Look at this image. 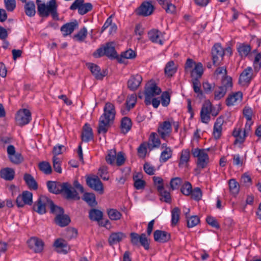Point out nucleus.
I'll list each match as a JSON object with an SVG mask.
<instances>
[{
  "mask_svg": "<svg viewBox=\"0 0 261 261\" xmlns=\"http://www.w3.org/2000/svg\"><path fill=\"white\" fill-rule=\"evenodd\" d=\"M47 187L48 191L54 194L62 193L66 198L68 200H79L80 197L77 191L68 182L48 181Z\"/></svg>",
  "mask_w": 261,
  "mask_h": 261,
  "instance_id": "1",
  "label": "nucleus"
},
{
  "mask_svg": "<svg viewBox=\"0 0 261 261\" xmlns=\"http://www.w3.org/2000/svg\"><path fill=\"white\" fill-rule=\"evenodd\" d=\"M103 112L99 121L98 132L99 134H105L108 131L110 123L113 121L116 114L114 105L111 102H107Z\"/></svg>",
  "mask_w": 261,
  "mask_h": 261,
  "instance_id": "2",
  "label": "nucleus"
},
{
  "mask_svg": "<svg viewBox=\"0 0 261 261\" xmlns=\"http://www.w3.org/2000/svg\"><path fill=\"white\" fill-rule=\"evenodd\" d=\"M36 4L38 13L40 16L47 17L50 15L54 19L56 20L59 19L56 0H50L46 4L42 3L41 0H36Z\"/></svg>",
  "mask_w": 261,
  "mask_h": 261,
  "instance_id": "3",
  "label": "nucleus"
},
{
  "mask_svg": "<svg viewBox=\"0 0 261 261\" xmlns=\"http://www.w3.org/2000/svg\"><path fill=\"white\" fill-rule=\"evenodd\" d=\"M95 58L106 56L110 58H116L117 53L113 42H108L102 47L98 48L93 54Z\"/></svg>",
  "mask_w": 261,
  "mask_h": 261,
  "instance_id": "4",
  "label": "nucleus"
},
{
  "mask_svg": "<svg viewBox=\"0 0 261 261\" xmlns=\"http://www.w3.org/2000/svg\"><path fill=\"white\" fill-rule=\"evenodd\" d=\"M161 89L153 82L150 81L145 87V103L148 106L151 104L152 98L161 93Z\"/></svg>",
  "mask_w": 261,
  "mask_h": 261,
  "instance_id": "5",
  "label": "nucleus"
},
{
  "mask_svg": "<svg viewBox=\"0 0 261 261\" xmlns=\"http://www.w3.org/2000/svg\"><path fill=\"white\" fill-rule=\"evenodd\" d=\"M192 152L193 156L198 159L197 166L202 169L205 168L209 160L206 150L202 149L195 148L192 150Z\"/></svg>",
  "mask_w": 261,
  "mask_h": 261,
  "instance_id": "6",
  "label": "nucleus"
},
{
  "mask_svg": "<svg viewBox=\"0 0 261 261\" xmlns=\"http://www.w3.org/2000/svg\"><path fill=\"white\" fill-rule=\"evenodd\" d=\"M50 199L47 196L42 195L39 197L33 205V210L40 215L46 213V207L49 206Z\"/></svg>",
  "mask_w": 261,
  "mask_h": 261,
  "instance_id": "7",
  "label": "nucleus"
},
{
  "mask_svg": "<svg viewBox=\"0 0 261 261\" xmlns=\"http://www.w3.org/2000/svg\"><path fill=\"white\" fill-rule=\"evenodd\" d=\"M15 120L17 125L19 126L26 125L31 120V113L27 109H20L16 114Z\"/></svg>",
  "mask_w": 261,
  "mask_h": 261,
  "instance_id": "8",
  "label": "nucleus"
},
{
  "mask_svg": "<svg viewBox=\"0 0 261 261\" xmlns=\"http://www.w3.org/2000/svg\"><path fill=\"white\" fill-rule=\"evenodd\" d=\"M130 242L134 246H138L139 243L143 247L147 250L149 248V244L145 233L140 235L136 232L130 233Z\"/></svg>",
  "mask_w": 261,
  "mask_h": 261,
  "instance_id": "9",
  "label": "nucleus"
},
{
  "mask_svg": "<svg viewBox=\"0 0 261 261\" xmlns=\"http://www.w3.org/2000/svg\"><path fill=\"white\" fill-rule=\"evenodd\" d=\"M87 185L94 190L101 194L103 193V185L97 176H88L86 178Z\"/></svg>",
  "mask_w": 261,
  "mask_h": 261,
  "instance_id": "10",
  "label": "nucleus"
},
{
  "mask_svg": "<svg viewBox=\"0 0 261 261\" xmlns=\"http://www.w3.org/2000/svg\"><path fill=\"white\" fill-rule=\"evenodd\" d=\"M16 202L18 207H22L24 205H31L33 203V194L28 191H23L18 196Z\"/></svg>",
  "mask_w": 261,
  "mask_h": 261,
  "instance_id": "11",
  "label": "nucleus"
},
{
  "mask_svg": "<svg viewBox=\"0 0 261 261\" xmlns=\"http://www.w3.org/2000/svg\"><path fill=\"white\" fill-rule=\"evenodd\" d=\"M224 55V50L221 45L219 43L215 44L212 49L213 64L216 66L219 65L223 60Z\"/></svg>",
  "mask_w": 261,
  "mask_h": 261,
  "instance_id": "12",
  "label": "nucleus"
},
{
  "mask_svg": "<svg viewBox=\"0 0 261 261\" xmlns=\"http://www.w3.org/2000/svg\"><path fill=\"white\" fill-rule=\"evenodd\" d=\"M172 132V125L169 121H165L160 123L158 128V133L161 138L166 140Z\"/></svg>",
  "mask_w": 261,
  "mask_h": 261,
  "instance_id": "13",
  "label": "nucleus"
},
{
  "mask_svg": "<svg viewBox=\"0 0 261 261\" xmlns=\"http://www.w3.org/2000/svg\"><path fill=\"white\" fill-rule=\"evenodd\" d=\"M252 79L253 70L251 67H248L240 74L239 83L242 86L248 85Z\"/></svg>",
  "mask_w": 261,
  "mask_h": 261,
  "instance_id": "14",
  "label": "nucleus"
},
{
  "mask_svg": "<svg viewBox=\"0 0 261 261\" xmlns=\"http://www.w3.org/2000/svg\"><path fill=\"white\" fill-rule=\"evenodd\" d=\"M164 33L155 29H152L148 32V36L149 40L152 42L163 45L164 42Z\"/></svg>",
  "mask_w": 261,
  "mask_h": 261,
  "instance_id": "15",
  "label": "nucleus"
},
{
  "mask_svg": "<svg viewBox=\"0 0 261 261\" xmlns=\"http://www.w3.org/2000/svg\"><path fill=\"white\" fill-rule=\"evenodd\" d=\"M27 243L29 247L36 253H39L43 250V242L37 238H31L28 241Z\"/></svg>",
  "mask_w": 261,
  "mask_h": 261,
  "instance_id": "16",
  "label": "nucleus"
},
{
  "mask_svg": "<svg viewBox=\"0 0 261 261\" xmlns=\"http://www.w3.org/2000/svg\"><path fill=\"white\" fill-rule=\"evenodd\" d=\"M87 65L92 74L96 80H101L107 74L106 71L104 70H101L100 68L95 64L89 63Z\"/></svg>",
  "mask_w": 261,
  "mask_h": 261,
  "instance_id": "17",
  "label": "nucleus"
},
{
  "mask_svg": "<svg viewBox=\"0 0 261 261\" xmlns=\"http://www.w3.org/2000/svg\"><path fill=\"white\" fill-rule=\"evenodd\" d=\"M142 81V77L141 75H132L127 81V87L132 91H135L139 88Z\"/></svg>",
  "mask_w": 261,
  "mask_h": 261,
  "instance_id": "18",
  "label": "nucleus"
},
{
  "mask_svg": "<svg viewBox=\"0 0 261 261\" xmlns=\"http://www.w3.org/2000/svg\"><path fill=\"white\" fill-rule=\"evenodd\" d=\"M243 94L241 92L238 91L229 94L226 99L227 106H234L241 102L242 100Z\"/></svg>",
  "mask_w": 261,
  "mask_h": 261,
  "instance_id": "19",
  "label": "nucleus"
},
{
  "mask_svg": "<svg viewBox=\"0 0 261 261\" xmlns=\"http://www.w3.org/2000/svg\"><path fill=\"white\" fill-rule=\"evenodd\" d=\"M78 27V23L76 20L68 22L63 25L60 30L64 37L70 35L74 30Z\"/></svg>",
  "mask_w": 261,
  "mask_h": 261,
  "instance_id": "20",
  "label": "nucleus"
},
{
  "mask_svg": "<svg viewBox=\"0 0 261 261\" xmlns=\"http://www.w3.org/2000/svg\"><path fill=\"white\" fill-rule=\"evenodd\" d=\"M154 7L150 2H144L138 9V14L139 15L147 16L151 15L153 11Z\"/></svg>",
  "mask_w": 261,
  "mask_h": 261,
  "instance_id": "21",
  "label": "nucleus"
},
{
  "mask_svg": "<svg viewBox=\"0 0 261 261\" xmlns=\"http://www.w3.org/2000/svg\"><path fill=\"white\" fill-rule=\"evenodd\" d=\"M224 122V118L220 116L216 119L214 123L213 136L216 139H218L221 137L222 132V125Z\"/></svg>",
  "mask_w": 261,
  "mask_h": 261,
  "instance_id": "22",
  "label": "nucleus"
},
{
  "mask_svg": "<svg viewBox=\"0 0 261 261\" xmlns=\"http://www.w3.org/2000/svg\"><path fill=\"white\" fill-rule=\"evenodd\" d=\"M126 238V234L122 232H112L109 236L108 242L111 246L119 243Z\"/></svg>",
  "mask_w": 261,
  "mask_h": 261,
  "instance_id": "23",
  "label": "nucleus"
},
{
  "mask_svg": "<svg viewBox=\"0 0 261 261\" xmlns=\"http://www.w3.org/2000/svg\"><path fill=\"white\" fill-rule=\"evenodd\" d=\"M153 236L154 240L160 243H165L170 239V234L163 230H155Z\"/></svg>",
  "mask_w": 261,
  "mask_h": 261,
  "instance_id": "24",
  "label": "nucleus"
},
{
  "mask_svg": "<svg viewBox=\"0 0 261 261\" xmlns=\"http://www.w3.org/2000/svg\"><path fill=\"white\" fill-rule=\"evenodd\" d=\"M54 245L57 251L59 253L66 254L69 250L67 242L62 239H57L55 241Z\"/></svg>",
  "mask_w": 261,
  "mask_h": 261,
  "instance_id": "25",
  "label": "nucleus"
},
{
  "mask_svg": "<svg viewBox=\"0 0 261 261\" xmlns=\"http://www.w3.org/2000/svg\"><path fill=\"white\" fill-rule=\"evenodd\" d=\"M161 145V141L155 133H151L149 136L147 146L150 150L159 148Z\"/></svg>",
  "mask_w": 261,
  "mask_h": 261,
  "instance_id": "26",
  "label": "nucleus"
},
{
  "mask_svg": "<svg viewBox=\"0 0 261 261\" xmlns=\"http://www.w3.org/2000/svg\"><path fill=\"white\" fill-rule=\"evenodd\" d=\"M93 138V134L91 127L88 123H86L83 126V130L82 134V140L84 142H89Z\"/></svg>",
  "mask_w": 261,
  "mask_h": 261,
  "instance_id": "27",
  "label": "nucleus"
},
{
  "mask_svg": "<svg viewBox=\"0 0 261 261\" xmlns=\"http://www.w3.org/2000/svg\"><path fill=\"white\" fill-rule=\"evenodd\" d=\"M203 72L202 64L199 62L195 64L194 68L191 72L192 80H199Z\"/></svg>",
  "mask_w": 261,
  "mask_h": 261,
  "instance_id": "28",
  "label": "nucleus"
},
{
  "mask_svg": "<svg viewBox=\"0 0 261 261\" xmlns=\"http://www.w3.org/2000/svg\"><path fill=\"white\" fill-rule=\"evenodd\" d=\"M23 179L30 189L36 190L38 189V184L31 174H24Z\"/></svg>",
  "mask_w": 261,
  "mask_h": 261,
  "instance_id": "29",
  "label": "nucleus"
},
{
  "mask_svg": "<svg viewBox=\"0 0 261 261\" xmlns=\"http://www.w3.org/2000/svg\"><path fill=\"white\" fill-rule=\"evenodd\" d=\"M56 223L61 227L67 226L70 222V218L66 215L60 214L56 216L55 218Z\"/></svg>",
  "mask_w": 261,
  "mask_h": 261,
  "instance_id": "30",
  "label": "nucleus"
},
{
  "mask_svg": "<svg viewBox=\"0 0 261 261\" xmlns=\"http://www.w3.org/2000/svg\"><path fill=\"white\" fill-rule=\"evenodd\" d=\"M232 135L236 138L235 144L243 143L247 136L246 134L242 131L241 128H235L233 131Z\"/></svg>",
  "mask_w": 261,
  "mask_h": 261,
  "instance_id": "31",
  "label": "nucleus"
},
{
  "mask_svg": "<svg viewBox=\"0 0 261 261\" xmlns=\"http://www.w3.org/2000/svg\"><path fill=\"white\" fill-rule=\"evenodd\" d=\"M1 177L7 180H12L15 175L14 170L10 168H6L0 171Z\"/></svg>",
  "mask_w": 261,
  "mask_h": 261,
  "instance_id": "32",
  "label": "nucleus"
},
{
  "mask_svg": "<svg viewBox=\"0 0 261 261\" xmlns=\"http://www.w3.org/2000/svg\"><path fill=\"white\" fill-rule=\"evenodd\" d=\"M25 14L29 17H33L36 14L35 5L33 1H29L24 6Z\"/></svg>",
  "mask_w": 261,
  "mask_h": 261,
  "instance_id": "33",
  "label": "nucleus"
},
{
  "mask_svg": "<svg viewBox=\"0 0 261 261\" xmlns=\"http://www.w3.org/2000/svg\"><path fill=\"white\" fill-rule=\"evenodd\" d=\"M190 151L188 149L183 150L181 152L180 160L178 164L179 168L186 166L190 159Z\"/></svg>",
  "mask_w": 261,
  "mask_h": 261,
  "instance_id": "34",
  "label": "nucleus"
},
{
  "mask_svg": "<svg viewBox=\"0 0 261 261\" xmlns=\"http://www.w3.org/2000/svg\"><path fill=\"white\" fill-rule=\"evenodd\" d=\"M141 177L142 175L140 173H137L133 176L134 186L137 190H142L145 188L146 182L141 179Z\"/></svg>",
  "mask_w": 261,
  "mask_h": 261,
  "instance_id": "35",
  "label": "nucleus"
},
{
  "mask_svg": "<svg viewBox=\"0 0 261 261\" xmlns=\"http://www.w3.org/2000/svg\"><path fill=\"white\" fill-rule=\"evenodd\" d=\"M89 215L90 220L99 222L102 218L103 213L98 210L93 208L90 210Z\"/></svg>",
  "mask_w": 261,
  "mask_h": 261,
  "instance_id": "36",
  "label": "nucleus"
},
{
  "mask_svg": "<svg viewBox=\"0 0 261 261\" xmlns=\"http://www.w3.org/2000/svg\"><path fill=\"white\" fill-rule=\"evenodd\" d=\"M176 67L172 61L168 62L164 69L165 73L168 76H172L176 72Z\"/></svg>",
  "mask_w": 261,
  "mask_h": 261,
  "instance_id": "37",
  "label": "nucleus"
},
{
  "mask_svg": "<svg viewBox=\"0 0 261 261\" xmlns=\"http://www.w3.org/2000/svg\"><path fill=\"white\" fill-rule=\"evenodd\" d=\"M131 127V120L127 117L123 118L121 122V129L122 133L124 134L127 133L130 129Z\"/></svg>",
  "mask_w": 261,
  "mask_h": 261,
  "instance_id": "38",
  "label": "nucleus"
},
{
  "mask_svg": "<svg viewBox=\"0 0 261 261\" xmlns=\"http://www.w3.org/2000/svg\"><path fill=\"white\" fill-rule=\"evenodd\" d=\"M251 49L249 45L244 43L240 44L237 47L238 51L242 57H246L250 52Z\"/></svg>",
  "mask_w": 261,
  "mask_h": 261,
  "instance_id": "39",
  "label": "nucleus"
},
{
  "mask_svg": "<svg viewBox=\"0 0 261 261\" xmlns=\"http://www.w3.org/2000/svg\"><path fill=\"white\" fill-rule=\"evenodd\" d=\"M83 199L91 206H95L97 204L95 195L92 193H85Z\"/></svg>",
  "mask_w": 261,
  "mask_h": 261,
  "instance_id": "40",
  "label": "nucleus"
},
{
  "mask_svg": "<svg viewBox=\"0 0 261 261\" xmlns=\"http://www.w3.org/2000/svg\"><path fill=\"white\" fill-rule=\"evenodd\" d=\"M227 90L225 86H219L216 88L214 92V99L220 100L226 94Z\"/></svg>",
  "mask_w": 261,
  "mask_h": 261,
  "instance_id": "41",
  "label": "nucleus"
},
{
  "mask_svg": "<svg viewBox=\"0 0 261 261\" xmlns=\"http://www.w3.org/2000/svg\"><path fill=\"white\" fill-rule=\"evenodd\" d=\"M109 218L111 220L117 221L121 219L122 214L116 209L111 208L107 210Z\"/></svg>",
  "mask_w": 261,
  "mask_h": 261,
  "instance_id": "42",
  "label": "nucleus"
},
{
  "mask_svg": "<svg viewBox=\"0 0 261 261\" xmlns=\"http://www.w3.org/2000/svg\"><path fill=\"white\" fill-rule=\"evenodd\" d=\"M117 153L115 149H111L109 150L107 155L106 156V160L108 164L114 165L117 156Z\"/></svg>",
  "mask_w": 261,
  "mask_h": 261,
  "instance_id": "43",
  "label": "nucleus"
},
{
  "mask_svg": "<svg viewBox=\"0 0 261 261\" xmlns=\"http://www.w3.org/2000/svg\"><path fill=\"white\" fill-rule=\"evenodd\" d=\"M180 213V209L177 207H174L171 211V225L172 226H175L179 221V214Z\"/></svg>",
  "mask_w": 261,
  "mask_h": 261,
  "instance_id": "44",
  "label": "nucleus"
},
{
  "mask_svg": "<svg viewBox=\"0 0 261 261\" xmlns=\"http://www.w3.org/2000/svg\"><path fill=\"white\" fill-rule=\"evenodd\" d=\"M136 54L135 52L132 49L127 50L124 52L122 53L121 58L118 59V61L120 63H123V59H134L136 57Z\"/></svg>",
  "mask_w": 261,
  "mask_h": 261,
  "instance_id": "45",
  "label": "nucleus"
},
{
  "mask_svg": "<svg viewBox=\"0 0 261 261\" xmlns=\"http://www.w3.org/2000/svg\"><path fill=\"white\" fill-rule=\"evenodd\" d=\"M49 207L50 210V212L53 214H56V216L64 214V211L63 208L55 205L50 199L49 203Z\"/></svg>",
  "mask_w": 261,
  "mask_h": 261,
  "instance_id": "46",
  "label": "nucleus"
},
{
  "mask_svg": "<svg viewBox=\"0 0 261 261\" xmlns=\"http://www.w3.org/2000/svg\"><path fill=\"white\" fill-rule=\"evenodd\" d=\"M172 150L171 148L164 149L161 154L160 161L161 162H166L172 157Z\"/></svg>",
  "mask_w": 261,
  "mask_h": 261,
  "instance_id": "47",
  "label": "nucleus"
},
{
  "mask_svg": "<svg viewBox=\"0 0 261 261\" xmlns=\"http://www.w3.org/2000/svg\"><path fill=\"white\" fill-rule=\"evenodd\" d=\"M87 35V30L86 28L84 27L76 34L74 35L73 38L76 41L82 42L85 40Z\"/></svg>",
  "mask_w": 261,
  "mask_h": 261,
  "instance_id": "48",
  "label": "nucleus"
},
{
  "mask_svg": "<svg viewBox=\"0 0 261 261\" xmlns=\"http://www.w3.org/2000/svg\"><path fill=\"white\" fill-rule=\"evenodd\" d=\"M229 190L233 195H236L239 191V185L234 179H231L229 181Z\"/></svg>",
  "mask_w": 261,
  "mask_h": 261,
  "instance_id": "49",
  "label": "nucleus"
},
{
  "mask_svg": "<svg viewBox=\"0 0 261 261\" xmlns=\"http://www.w3.org/2000/svg\"><path fill=\"white\" fill-rule=\"evenodd\" d=\"M39 169L46 174H49L51 173L52 169L50 164L46 162H42L39 164Z\"/></svg>",
  "mask_w": 261,
  "mask_h": 261,
  "instance_id": "50",
  "label": "nucleus"
},
{
  "mask_svg": "<svg viewBox=\"0 0 261 261\" xmlns=\"http://www.w3.org/2000/svg\"><path fill=\"white\" fill-rule=\"evenodd\" d=\"M194 91L197 94V96L202 97L203 93L200 88V83L199 80H192Z\"/></svg>",
  "mask_w": 261,
  "mask_h": 261,
  "instance_id": "51",
  "label": "nucleus"
},
{
  "mask_svg": "<svg viewBox=\"0 0 261 261\" xmlns=\"http://www.w3.org/2000/svg\"><path fill=\"white\" fill-rule=\"evenodd\" d=\"M192 185L189 181L185 182L181 187L180 191L185 196H189L192 193Z\"/></svg>",
  "mask_w": 261,
  "mask_h": 261,
  "instance_id": "52",
  "label": "nucleus"
},
{
  "mask_svg": "<svg viewBox=\"0 0 261 261\" xmlns=\"http://www.w3.org/2000/svg\"><path fill=\"white\" fill-rule=\"evenodd\" d=\"M186 219L187 226L189 228L196 226L200 222L199 218L197 216H190Z\"/></svg>",
  "mask_w": 261,
  "mask_h": 261,
  "instance_id": "53",
  "label": "nucleus"
},
{
  "mask_svg": "<svg viewBox=\"0 0 261 261\" xmlns=\"http://www.w3.org/2000/svg\"><path fill=\"white\" fill-rule=\"evenodd\" d=\"M182 184V179L180 177L172 178L170 181V188L172 190L178 189Z\"/></svg>",
  "mask_w": 261,
  "mask_h": 261,
  "instance_id": "54",
  "label": "nucleus"
},
{
  "mask_svg": "<svg viewBox=\"0 0 261 261\" xmlns=\"http://www.w3.org/2000/svg\"><path fill=\"white\" fill-rule=\"evenodd\" d=\"M92 9V5L90 3H87L85 4L83 3L81 6L79 7L78 12L81 15H84L91 11Z\"/></svg>",
  "mask_w": 261,
  "mask_h": 261,
  "instance_id": "55",
  "label": "nucleus"
},
{
  "mask_svg": "<svg viewBox=\"0 0 261 261\" xmlns=\"http://www.w3.org/2000/svg\"><path fill=\"white\" fill-rule=\"evenodd\" d=\"M147 144L146 142L141 143L137 149L138 156L140 158H144L145 157L147 149Z\"/></svg>",
  "mask_w": 261,
  "mask_h": 261,
  "instance_id": "56",
  "label": "nucleus"
},
{
  "mask_svg": "<svg viewBox=\"0 0 261 261\" xmlns=\"http://www.w3.org/2000/svg\"><path fill=\"white\" fill-rule=\"evenodd\" d=\"M8 157L10 161L15 164H19L23 161V158L19 153L16 152Z\"/></svg>",
  "mask_w": 261,
  "mask_h": 261,
  "instance_id": "57",
  "label": "nucleus"
},
{
  "mask_svg": "<svg viewBox=\"0 0 261 261\" xmlns=\"http://www.w3.org/2000/svg\"><path fill=\"white\" fill-rule=\"evenodd\" d=\"M53 168L54 170L59 173H62V168L61 167V161L60 159L57 157L54 156L53 158Z\"/></svg>",
  "mask_w": 261,
  "mask_h": 261,
  "instance_id": "58",
  "label": "nucleus"
},
{
  "mask_svg": "<svg viewBox=\"0 0 261 261\" xmlns=\"http://www.w3.org/2000/svg\"><path fill=\"white\" fill-rule=\"evenodd\" d=\"M190 195L192 198L198 201L201 198L202 192L199 188H195L192 190V193Z\"/></svg>",
  "mask_w": 261,
  "mask_h": 261,
  "instance_id": "59",
  "label": "nucleus"
},
{
  "mask_svg": "<svg viewBox=\"0 0 261 261\" xmlns=\"http://www.w3.org/2000/svg\"><path fill=\"white\" fill-rule=\"evenodd\" d=\"M253 66L255 71L258 72L261 68V53L257 54L254 58Z\"/></svg>",
  "mask_w": 261,
  "mask_h": 261,
  "instance_id": "60",
  "label": "nucleus"
},
{
  "mask_svg": "<svg viewBox=\"0 0 261 261\" xmlns=\"http://www.w3.org/2000/svg\"><path fill=\"white\" fill-rule=\"evenodd\" d=\"M153 180L158 191L164 190L163 180L161 177L154 176L153 177Z\"/></svg>",
  "mask_w": 261,
  "mask_h": 261,
  "instance_id": "61",
  "label": "nucleus"
},
{
  "mask_svg": "<svg viewBox=\"0 0 261 261\" xmlns=\"http://www.w3.org/2000/svg\"><path fill=\"white\" fill-rule=\"evenodd\" d=\"M125 161L124 153L121 151L117 153L115 163L117 166H121L124 164Z\"/></svg>",
  "mask_w": 261,
  "mask_h": 261,
  "instance_id": "62",
  "label": "nucleus"
},
{
  "mask_svg": "<svg viewBox=\"0 0 261 261\" xmlns=\"http://www.w3.org/2000/svg\"><path fill=\"white\" fill-rule=\"evenodd\" d=\"M5 7L7 11L12 12L16 8L15 0H4Z\"/></svg>",
  "mask_w": 261,
  "mask_h": 261,
  "instance_id": "63",
  "label": "nucleus"
},
{
  "mask_svg": "<svg viewBox=\"0 0 261 261\" xmlns=\"http://www.w3.org/2000/svg\"><path fill=\"white\" fill-rule=\"evenodd\" d=\"M202 88L204 92L206 94L211 93L215 88L214 84H210L207 81L204 82L202 83Z\"/></svg>",
  "mask_w": 261,
  "mask_h": 261,
  "instance_id": "64",
  "label": "nucleus"
}]
</instances>
